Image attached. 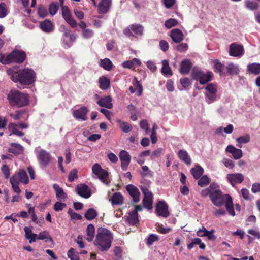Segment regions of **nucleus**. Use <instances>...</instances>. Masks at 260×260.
Masks as SVG:
<instances>
[{
    "instance_id": "f257e3e1",
    "label": "nucleus",
    "mask_w": 260,
    "mask_h": 260,
    "mask_svg": "<svg viewBox=\"0 0 260 260\" xmlns=\"http://www.w3.org/2000/svg\"><path fill=\"white\" fill-rule=\"evenodd\" d=\"M113 239V235L109 230L104 228H99L94 244L101 251H107L111 246Z\"/></svg>"
},
{
    "instance_id": "f03ea898",
    "label": "nucleus",
    "mask_w": 260,
    "mask_h": 260,
    "mask_svg": "<svg viewBox=\"0 0 260 260\" xmlns=\"http://www.w3.org/2000/svg\"><path fill=\"white\" fill-rule=\"evenodd\" d=\"M11 79L15 82H19L23 85H31L36 79V73L33 70L28 68L15 72Z\"/></svg>"
},
{
    "instance_id": "7ed1b4c3",
    "label": "nucleus",
    "mask_w": 260,
    "mask_h": 260,
    "mask_svg": "<svg viewBox=\"0 0 260 260\" xmlns=\"http://www.w3.org/2000/svg\"><path fill=\"white\" fill-rule=\"evenodd\" d=\"M7 99L10 105L19 108L28 105L29 102L28 94L17 90H10L7 95Z\"/></svg>"
},
{
    "instance_id": "20e7f679",
    "label": "nucleus",
    "mask_w": 260,
    "mask_h": 260,
    "mask_svg": "<svg viewBox=\"0 0 260 260\" xmlns=\"http://www.w3.org/2000/svg\"><path fill=\"white\" fill-rule=\"evenodd\" d=\"M191 76L194 80H199L201 84H205L212 80L213 73L210 71L205 73L201 68L194 66L192 69Z\"/></svg>"
},
{
    "instance_id": "39448f33",
    "label": "nucleus",
    "mask_w": 260,
    "mask_h": 260,
    "mask_svg": "<svg viewBox=\"0 0 260 260\" xmlns=\"http://www.w3.org/2000/svg\"><path fill=\"white\" fill-rule=\"evenodd\" d=\"M38 161L41 168H46L51 162L52 156L49 152L41 149L36 151Z\"/></svg>"
},
{
    "instance_id": "423d86ee",
    "label": "nucleus",
    "mask_w": 260,
    "mask_h": 260,
    "mask_svg": "<svg viewBox=\"0 0 260 260\" xmlns=\"http://www.w3.org/2000/svg\"><path fill=\"white\" fill-rule=\"evenodd\" d=\"M25 58L26 54L24 51L15 50L7 56L5 63H22L25 60Z\"/></svg>"
},
{
    "instance_id": "0eeeda50",
    "label": "nucleus",
    "mask_w": 260,
    "mask_h": 260,
    "mask_svg": "<svg viewBox=\"0 0 260 260\" xmlns=\"http://www.w3.org/2000/svg\"><path fill=\"white\" fill-rule=\"evenodd\" d=\"M71 30L66 27L63 28V35L61 39V44L64 48H69L75 41L77 36L71 34Z\"/></svg>"
},
{
    "instance_id": "6e6552de",
    "label": "nucleus",
    "mask_w": 260,
    "mask_h": 260,
    "mask_svg": "<svg viewBox=\"0 0 260 260\" xmlns=\"http://www.w3.org/2000/svg\"><path fill=\"white\" fill-rule=\"evenodd\" d=\"M92 171L93 174L98 176L101 181L107 185L108 184V181H107V178L109 173L107 171L102 169L99 164H95L93 165Z\"/></svg>"
},
{
    "instance_id": "1a4fd4ad",
    "label": "nucleus",
    "mask_w": 260,
    "mask_h": 260,
    "mask_svg": "<svg viewBox=\"0 0 260 260\" xmlns=\"http://www.w3.org/2000/svg\"><path fill=\"white\" fill-rule=\"evenodd\" d=\"M210 200L214 205L221 207L225 202V194L218 188L210 194Z\"/></svg>"
},
{
    "instance_id": "9d476101",
    "label": "nucleus",
    "mask_w": 260,
    "mask_h": 260,
    "mask_svg": "<svg viewBox=\"0 0 260 260\" xmlns=\"http://www.w3.org/2000/svg\"><path fill=\"white\" fill-rule=\"evenodd\" d=\"M144 27L139 24H133L129 25L128 27L125 28L123 30V34L128 37L133 36L132 32L133 31L136 35L138 36H142L143 34Z\"/></svg>"
},
{
    "instance_id": "9b49d317",
    "label": "nucleus",
    "mask_w": 260,
    "mask_h": 260,
    "mask_svg": "<svg viewBox=\"0 0 260 260\" xmlns=\"http://www.w3.org/2000/svg\"><path fill=\"white\" fill-rule=\"evenodd\" d=\"M61 14L65 21L72 28H75L77 26L76 21L73 18L71 12L67 6H64L62 7Z\"/></svg>"
},
{
    "instance_id": "f8f14e48",
    "label": "nucleus",
    "mask_w": 260,
    "mask_h": 260,
    "mask_svg": "<svg viewBox=\"0 0 260 260\" xmlns=\"http://www.w3.org/2000/svg\"><path fill=\"white\" fill-rule=\"evenodd\" d=\"M141 190L144 195L143 203L144 206L150 210L152 208L153 195L151 192L145 187H142Z\"/></svg>"
},
{
    "instance_id": "ddd939ff",
    "label": "nucleus",
    "mask_w": 260,
    "mask_h": 260,
    "mask_svg": "<svg viewBox=\"0 0 260 260\" xmlns=\"http://www.w3.org/2000/svg\"><path fill=\"white\" fill-rule=\"evenodd\" d=\"M244 50L243 45L232 43L229 47V54L231 56L240 57L243 55Z\"/></svg>"
},
{
    "instance_id": "4468645a",
    "label": "nucleus",
    "mask_w": 260,
    "mask_h": 260,
    "mask_svg": "<svg viewBox=\"0 0 260 260\" xmlns=\"http://www.w3.org/2000/svg\"><path fill=\"white\" fill-rule=\"evenodd\" d=\"M76 191L78 195L85 199L89 198L91 196L90 188L84 183L77 185Z\"/></svg>"
},
{
    "instance_id": "2eb2a0df",
    "label": "nucleus",
    "mask_w": 260,
    "mask_h": 260,
    "mask_svg": "<svg viewBox=\"0 0 260 260\" xmlns=\"http://www.w3.org/2000/svg\"><path fill=\"white\" fill-rule=\"evenodd\" d=\"M155 212L159 216L167 217L169 215L167 204L164 201L159 202L156 205Z\"/></svg>"
},
{
    "instance_id": "dca6fc26",
    "label": "nucleus",
    "mask_w": 260,
    "mask_h": 260,
    "mask_svg": "<svg viewBox=\"0 0 260 260\" xmlns=\"http://www.w3.org/2000/svg\"><path fill=\"white\" fill-rule=\"evenodd\" d=\"M121 162V166L123 170H126L131 161V156L125 150H121L119 155Z\"/></svg>"
},
{
    "instance_id": "f3484780",
    "label": "nucleus",
    "mask_w": 260,
    "mask_h": 260,
    "mask_svg": "<svg viewBox=\"0 0 260 260\" xmlns=\"http://www.w3.org/2000/svg\"><path fill=\"white\" fill-rule=\"evenodd\" d=\"M89 112V110L85 106H83L78 109L75 110L73 112V117L77 120L86 121L87 119L86 115Z\"/></svg>"
},
{
    "instance_id": "a211bd4d",
    "label": "nucleus",
    "mask_w": 260,
    "mask_h": 260,
    "mask_svg": "<svg viewBox=\"0 0 260 260\" xmlns=\"http://www.w3.org/2000/svg\"><path fill=\"white\" fill-rule=\"evenodd\" d=\"M126 189L132 197L135 203H137L140 201V193L137 187L132 184H128L126 185Z\"/></svg>"
},
{
    "instance_id": "6ab92c4d",
    "label": "nucleus",
    "mask_w": 260,
    "mask_h": 260,
    "mask_svg": "<svg viewBox=\"0 0 260 260\" xmlns=\"http://www.w3.org/2000/svg\"><path fill=\"white\" fill-rule=\"evenodd\" d=\"M226 178L232 186H235L236 183H242V181H244V176L241 173L228 174Z\"/></svg>"
},
{
    "instance_id": "aec40b11",
    "label": "nucleus",
    "mask_w": 260,
    "mask_h": 260,
    "mask_svg": "<svg viewBox=\"0 0 260 260\" xmlns=\"http://www.w3.org/2000/svg\"><path fill=\"white\" fill-rule=\"evenodd\" d=\"M112 101V98L108 95L104 98H100L96 103L100 107H103L110 109H112L113 106Z\"/></svg>"
},
{
    "instance_id": "412c9836",
    "label": "nucleus",
    "mask_w": 260,
    "mask_h": 260,
    "mask_svg": "<svg viewBox=\"0 0 260 260\" xmlns=\"http://www.w3.org/2000/svg\"><path fill=\"white\" fill-rule=\"evenodd\" d=\"M12 177H16L17 181L24 184H27L29 182L27 174L23 169L19 170L17 174H15Z\"/></svg>"
},
{
    "instance_id": "4be33fe9",
    "label": "nucleus",
    "mask_w": 260,
    "mask_h": 260,
    "mask_svg": "<svg viewBox=\"0 0 260 260\" xmlns=\"http://www.w3.org/2000/svg\"><path fill=\"white\" fill-rule=\"evenodd\" d=\"M225 151L230 153L234 159H238L243 156V152L241 149H237L232 145H229L225 149Z\"/></svg>"
},
{
    "instance_id": "5701e85b",
    "label": "nucleus",
    "mask_w": 260,
    "mask_h": 260,
    "mask_svg": "<svg viewBox=\"0 0 260 260\" xmlns=\"http://www.w3.org/2000/svg\"><path fill=\"white\" fill-rule=\"evenodd\" d=\"M10 146L11 147L8 149V151L10 153L16 156L23 153L24 148L20 144L16 143H12Z\"/></svg>"
},
{
    "instance_id": "b1692460",
    "label": "nucleus",
    "mask_w": 260,
    "mask_h": 260,
    "mask_svg": "<svg viewBox=\"0 0 260 260\" xmlns=\"http://www.w3.org/2000/svg\"><path fill=\"white\" fill-rule=\"evenodd\" d=\"M192 66V63L190 59L182 60L180 68V72L183 74H188Z\"/></svg>"
},
{
    "instance_id": "393cba45",
    "label": "nucleus",
    "mask_w": 260,
    "mask_h": 260,
    "mask_svg": "<svg viewBox=\"0 0 260 260\" xmlns=\"http://www.w3.org/2000/svg\"><path fill=\"white\" fill-rule=\"evenodd\" d=\"M225 207L228 213L231 216H235V212L233 208V202L231 196L229 194H225Z\"/></svg>"
},
{
    "instance_id": "a878e982",
    "label": "nucleus",
    "mask_w": 260,
    "mask_h": 260,
    "mask_svg": "<svg viewBox=\"0 0 260 260\" xmlns=\"http://www.w3.org/2000/svg\"><path fill=\"white\" fill-rule=\"evenodd\" d=\"M111 4V0H102L98 6L99 13H106L108 11Z\"/></svg>"
},
{
    "instance_id": "bb28decb",
    "label": "nucleus",
    "mask_w": 260,
    "mask_h": 260,
    "mask_svg": "<svg viewBox=\"0 0 260 260\" xmlns=\"http://www.w3.org/2000/svg\"><path fill=\"white\" fill-rule=\"evenodd\" d=\"M190 173L196 179H200V177L204 173V168L200 165H196L193 168H191Z\"/></svg>"
},
{
    "instance_id": "cd10ccee",
    "label": "nucleus",
    "mask_w": 260,
    "mask_h": 260,
    "mask_svg": "<svg viewBox=\"0 0 260 260\" xmlns=\"http://www.w3.org/2000/svg\"><path fill=\"white\" fill-rule=\"evenodd\" d=\"M56 193V197L57 200H65L67 198V194L64 192L63 189L58 184H54L53 185Z\"/></svg>"
},
{
    "instance_id": "c85d7f7f",
    "label": "nucleus",
    "mask_w": 260,
    "mask_h": 260,
    "mask_svg": "<svg viewBox=\"0 0 260 260\" xmlns=\"http://www.w3.org/2000/svg\"><path fill=\"white\" fill-rule=\"evenodd\" d=\"M41 29L45 32H50L54 29L52 23L48 19H46L40 24Z\"/></svg>"
},
{
    "instance_id": "c756f323",
    "label": "nucleus",
    "mask_w": 260,
    "mask_h": 260,
    "mask_svg": "<svg viewBox=\"0 0 260 260\" xmlns=\"http://www.w3.org/2000/svg\"><path fill=\"white\" fill-rule=\"evenodd\" d=\"M212 62L213 63V69L215 72L218 73L220 75H223L224 74V69L225 66L220 62L218 59L212 60Z\"/></svg>"
},
{
    "instance_id": "7c9ffc66",
    "label": "nucleus",
    "mask_w": 260,
    "mask_h": 260,
    "mask_svg": "<svg viewBox=\"0 0 260 260\" xmlns=\"http://www.w3.org/2000/svg\"><path fill=\"white\" fill-rule=\"evenodd\" d=\"M99 87L102 90H107L110 86V79L104 76H102L99 79Z\"/></svg>"
},
{
    "instance_id": "2f4dec72",
    "label": "nucleus",
    "mask_w": 260,
    "mask_h": 260,
    "mask_svg": "<svg viewBox=\"0 0 260 260\" xmlns=\"http://www.w3.org/2000/svg\"><path fill=\"white\" fill-rule=\"evenodd\" d=\"M247 71L250 74H260V63H251L247 66Z\"/></svg>"
},
{
    "instance_id": "473e14b6",
    "label": "nucleus",
    "mask_w": 260,
    "mask_h": 260,
    "mask_svg": "<svg viewBox=\"0 0 260 260\" xmlns=\"http://www.w3.org/2000/svg\"><path fill=\"white\" fill-rule=\"evenodd\" d=\"M123 197L120 192H116L111 198L112 205H121L123 203Z\"/></svg>"
},
{
    "instance_id": "72a5a7b5",
    "label": "nucleus",
    "mask_w": 260,
    "mask_h": 260,
    "mask_svg": "<svg viewBox=\"0 0 260 260\" xmlns=\"http://www.w3.org/2000/svg\"><path fill=\"white\" fill-rule=\"evenodd\" d=\"M95 229L92 224H89L86 228V240L88 242L92 241L94 237Z\"/></svg>"
},
{
    "instance_id": "f704fd0d",
    "label": "nucleus",
    "mask_w": 260,
    "mask_h": 260,
    "mask_svg": "<svg viewBox=\"0 0 260 260\" xmlns=\"http://www.w3.org/2000/svg\"><path fill=\"white\" fill-rule=\"evenodd\" d=\"M99 66L107 71H110L113 68V63L112 61L107 58L101 59Z\"/></svg>"
},
{
    "instance_id": "c9c22d12",
    "label": "nucleus",
    "mask_w": 260,
    "mask_h": 260,
    "mask_svg": "<svg viewBox=\"0 0 260 260\" xmlns=\"http://www.w3.org/2000/svg\"><path fill=\"white\" fill-rule=\"evenodd\" d=\"M250 141V137L249 134H246L244 136H241L238 137L236 139L237 142L236 146L239 148H242L243 144L248 143Z\"/></svg>"
},
{
    "instance_id": "e433bc0d",
    "label": "nucleus",
    "mask_w": 260,
    "mask_h": 260,
    "mask_svg": "<svg viewBox=\"0 0 260 260\" xmlns=\"http://www.w3.org/2000/svg\"><path fill=\"white\" fill-rule=\"evenodd\" d=\"M162 67L161 68V73L164 75H172V71L169 66V61L167 60L162 61Z\"/></svg>"
},
{
    "instance_id": "4c0bfd02",
    "label": "nucleus",
    "mask_w": 260,
    "mask_h": 260,
    "mask_svg": "<svg viewBox=\"0 0 260 260\" xmlns=\"http://www.w3.org/2000/svg\"><path fill=\"white\" fill-rule=\"evenodd\" d=\"M180 159L183 160L186 165H190L191 158L186 151L180 150Z\"/></svg>"
},
{
    "instance_id": "58836bf2",
    "label": "nucleus",
    "mask_w": 260,
    "mask_h": 260,
    "mask_svg": "<svg viewBox=\"0 0 260 260\" xmlns=\"http://www.w3.org/2000/svg\"><path fill=\"white\" fill-rule=\"evenodd\" d=\"M16 177H11L10 179V182L12 185L13 190L17 194H19L21 190L19 187V182L16 180Z\"/></svg>"
},
{
    "instance_id": "ea45409f",
    "label": "nucleus",
    "mask_w": 260,
    "mask_h": 260,
    "mask_svg": "<svg viewBox=\"0 0 260 260\" xmlns=\"http://www.w3.org/2000/svg\"><path fill=\"white\" fill-rule=\"evenodd\" d=\"M98 216L97 211L93 208L88 209L84 214L85 218L88 220H91Z\"/></svg>"
},
{
    "instance_id": "a19ab883",
    "label": "nucleus",
    "mask_w": 260,
    "mask_h": 260,
    "mask_svg": "<svg viewBox=\"0 0 260 260\" xmlns=\"http://www.w3.org/2000/svg\"><path fill=\"white\" fill-rule=\"evenodd\" d=\"M127 220L129 224L134 225L139 222L138 214L134 213L133 212L129 213Z\"/></svg>"
},
{
    "instance_id": "79ce46f5",
    "label": "nucleus",
    "mask_w": 260,
    "mask_h": 260,
    "mask_svg": "<svg viewBox=\"0 0 260 260\" xmlns=\"http://www.w3.org/2000/svg\"><path fill=\"white\" fill-rule=\"evenodd\" d=\"M118 123L119 124L120 128L123 132L127 133L132 131V126L129 123L126 122L122 121L121 120H118Z\"/></svg>"
},
{
    "instance_id": "37998d69",
    "label": "nucleus",
    "mask_w": 260,
    "mask_h": 260,
    "mask_svg": "<svg viewBox=\"0 0 260 260\" xmlns=\"http://www.w3.org/2000/svg\"><path fill=\"white\" fill-rule=\"evenodd\" d=\"M210 179L207 175H202L198 181V184L201 187H205L210 183Z\"/></svg>"
},
{
    "instance_id": "c03bdc74",
    "label": "nucleus",
    "mask_w": 260,
    "mask_h": 260,
    "mask_svg": "<svg viewBox=\"0 0 260 260\" xmlns=\"http://www.w3.org/2000/svg\"><path fill=\"white\" fill-rule=\"evenodd\" d=\"M245 6L247 9H251V10H254V9H258L259 5L257 2L251 1L250 0L244 1Z\"/></svg>"
},
{
    "instance_id": "a18cd8bd",
    "label": "nucleus",
    "mask_w": 260,
    "mask_h": 260,
    "mask_svg": "<svg viewBox=\"0 0 260 260\" xmlns=\"http://www.w3.org/2000/svg\"><path fill=\"white\" fill-rule=\"evenodd\" d=\"M8 9L6 4L4 3H0V18L5 17L8 14Z\"/></svg>"
},
{
    "instance_id": "49530a36",
    "label": "nucleus",
    "mask_w": 260,
    "mask_h": 260,
    "mask_svg": "<svg viewBox=\"0 0 260 260\" xmlns=\"http://www.w3.org/2000/svg\"><path fill=\"white\" fill-rule=\"evenodd\" d=\"M59 9L58 4L57 3H52L49 6V12L51 15H54L56 14Z\"/></svg>"
},
{
    "instance_id": "de8ad7c7",
    "label": "nucleus",
    "mask_w": 260,
    "mask_h": 260,
    "mask_svg": "<svg viewBox=\"0 0 260 260\" xmlns=\"http://www.w3.org/2000/svg\"><path fill=\"white\" fill-rule=\"evenodd\" d=\"M78 170L77 169H72L69 173L68 180L69 182H72L78 178Z\"/></svg>"
},
{
    "instance_id": "09e8293b",
    "label": "nucleus",
    "mask_w": 260,
    "mask_h": 260,
    "mask_svg": "<svg viewBox=\"0 0 260 260\" xmlns=\"http://www.w3.org/2000/svg\"><path fill=\"white\" fill-rule=\"evenodd\" d=\"M170 37L174 42L179 43V28L172 29L171 31Z\"/></svg>"
},
{
    "instance_id": "8fccbe9b",
    "label": "nucleus",
    "mask_w": 260,
    "mask_h": 260,
    "mask_svg": "<svg viewBox=\"0 0 260 260\" xmlns=\"http://www.w3.org/2000/svg\"><path fill=\"white\" fill-rule=\"evenodd\" d=\"M227 71L230 74H238V69L233 63H230L226 67Z\"/></svg>"
},
{
    "instance_id": "3c124183",
    "label": "nucleus",
    "mask_w": 260,
    "mask_h": 260,
    "mask_svg": "<svg viewBox=\"0 0 260 260\" xmlns=\"http://www.w3.org/2000/svg\"><path fill=\"white\" fill-rule=\"evenodd\" d=\"M178 23V21L175 19H169L166 21L165 26L166 28L169 29L175 26Z\"/></svg>"
},
{
    "instance_id": "603ef678",
    "label": "nucleus",
    "mask_w": 260,
    "mask_h": 260,
    "mask_svg": "<svg viewBox=\"0 0 260 260\" xmlns=\"http://www.w3.org/2000/svg\"><path fill=\"white\" fill-rule=\"evenodd\" d=\"M68 213L70 215L72 219L81 220L82 219V217L81 215L74 212L71 208L68 210Z\"/></svg>"
},
{
    "instance_id": "864d4df0",
    "label": "nucleus",
    "mask_w": 260,
    "mask_h": 260,
    "mask_svg": "<svg viewBox=\"0 0 260 260\" xmlns=\"http://www.w3.org/2000/svg\"><path fill=\"white\" fill-rule=\"evenodd\" d=\"M68 257L70 260H79L78 256L75 254L74 249L71 248L67 252Z\"/></svg>"
},
{
    "instance_id": "5fc2aeb1",
    "label": "nucleus",
    "mask_w": 260,
    "mask_h": 260,
    "mask_svg": "<svg viewBox=\"0 0 260 260\" xmlns=\"http://www.w3.org/2000/svg\"><path fill=\"white\" fill-rule=\"evenodd\" d=\"M38 14L40 17L44 18L48 15V11L43 6H40L38 9Z\"/></svg>"
},
{
    "instance_id": "6e6d98bb",
    "label": "nucleus",
    "mask_w": 260,
    "mask_h": 260,
    "mask_svg": "<svg viewBox=\"0 0 260 260\" xmlns=\"http://www.w3.org/2000/svg\"><path fill=\"white\" fill-rule=\"evenodd\" d=\"M158 237L157 235L151 234L147 238L146 244L148 246L152 245L153 243L158 240Z\"/></svg>"
},
{
    "instance_id": "4d7b16f0",
    "label": "nucleus",
    "mask_w": 260,
    "mask_h": 260,
    "mask_svg": "<svg viewBox=\"0 0 260 260\" xmlns=\"http://www.w3.org/2000/svg\"><path fill=\"white\" fill-rule=\"evenodd\" d=\"M163 154V149L162 148H158L152 152L150 158L153 160L156 158L160 157Z\"/></svg>"
},
{
    "instance_id": "13d9d810",
    "label": "nucleus",
    "mask_w": 260,
    "mask_h": 260,
    "mask_svg": "<svg viewBox=\"0 0 260 260\" xmlns=\"http://www.w3.org/2000/svg\"><path fill=\"white\" fill-rule=\"evenodd\" d=\"M94 35V32L90 29H84L82 30V36L85 39L91 38Z\"/></svg>"
},
{
    "instance_id": "bf43d9fd",
    "label": "nucleus",
    "mask_w": 260,
    "mask_h": 260,
    "mask_svg": "<svg viewBox=\"0 0 260 260\" xmlns=\"http://www.w3.org/2000/svg\"><path fill=\"white\" fill-rule=\"evenodd\" d=\"M67 205L65 203H61L60 202H56L54 205V209L55 211L58 212L63 210V208L66 207Z\"/></svg>"
},
{
    "instance_id": "052dcab7",
    "label": "nucleus",
    "mask_w": 260,
    "mask_h": 260,
    "mask_svg": "<svg viewBox=\"0 0 260 260\" xmlns=\"http://www.w3.org/2000/svg\"><path fill=\"white\" fill-rule=\"evenodd\" d=\"M114 252L117 259L120 260L122 257L123 252L121 247L119 246L115 247L114 249Z\"/></svg>"
},
{
    "instance_id": "680f3d73",
    "label": "nucleus",
    "mask_w": 260,
    "mask_h": 260,
    "mask_svg": "<svg viewBox=\"0 0 260 260\" xmlns=\"http://www.w3.org/2000/svg\"><path fill=\"white\" fill-rule=\"evenodd\" d=\"M1 171L4 174L5 178L8 179L10 176V169L7 165H3L1 167Z\"/></svg>"
},
{
    "instance_id": "e2e57ef3",
    "label": "nucleus",
    "mask_w": 260,
    "mask_h": 260,
    "mask_svg": "<svg viewBox=\"0 0 260 260\" xmlns=\"http://www.w3.org/2000/svg\"><path fill=\"white\" fill-rule=\"evenodd\" d=\"M206 90L210 93H214V94H216L217 89V86L215 84H209L207 85V87H206Z\"/></svg>"
},
{
    "instance_id": "0e129e2a",
    "label": "nucleus",
    "mask_w": 260,
    "mask_h": 260,
    "mask_svg": "<svg viewBox=\"0 0 260 260\" xmlns=\"http://www.w3.org/2000/svg\"><path fill=\"white\" fill-rule=\"evenodd\" d=\"M180 83L185 89H186V88L188 87V86H190L191 84V81L187 78H182L180 80Z\"/></svg>"
},
{
    "instance_id": "69168bd1",
    "label": "nucleus",
    "mask_w": 260,
    "mask_h": 260,
    "mask_svg": "<svg viewBox=\"0 0 260 260\" xmlns=\"http://www.w3.org/2000/svg\"><path fill=\"white\" fill-rule=\"evenodd\" d=\"M176 0H162V2L167 9L172 7L176 3Z\"/></svg>"
},
{
    "instance_id": "338daca9",
    "label": "nucleus",
    "mask_w": 260,
    "mask_h": 260,
    "mask_svg": "<svg viewBox=\"0 0 260 260\" xmlns=\"http://www.w3.org/2000/svg\"><path fill=\"white\" fill-rule=\"evenodd\" d=\"M223 162L224 163V166L229 168L232 169L235 167V164L233 160H231V159L224 158L223 160Z\"/></svg>"
},
{
    "instance_id": "774afa93",
    "label": "nucleus",
    "mask_w": 260,
    "mask_h": 260,
    "mask_svg": "<svg viewBox=\"0 0 260 260\" xmlns=\"http://www.w3.org/2000/svg\"><path fill=\"white\" fill-rule=\"evenodd\" d=\"M206 101L208 102V103H211V102H213L217 99V95L215 94V93H208L206 94Z\"/></svg>"
}]
</instances>
